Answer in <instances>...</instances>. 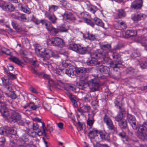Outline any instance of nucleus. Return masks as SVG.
<instances>
[{"mask_svg": "<svg viewBox=\"0 0 147 147\" xmlns=\"http://www.w3.org/2000/svg\"><path fill=\"white\" fill-rule=\"evenodd\" d=\"M111 45L110 44L102 45L101 46V49L93 52L90 53V57L86 61L87 64L88 65L93 66L92 63V58H101L102 59L101 61L103 63L108 62L110 58L108 57L109 51L111 48Z\"/></svg>", "mask_w": 147, "mask_h": 147, "instance_id": "1", "label": "nucleus"}, {"mask_svg": "<svg viewBox=\"0 0 147 147\" xmlns=\"http://www.w3.org/2000/svg\"><path fill=\"white\" fill-rule=\"evenodd\" d=\"M111 53H112V56L113 59H116L115 61L112 62L110 63V67L113 68L115 70L118 71L122 64L120 55L116 53V49H113L110 50Z\"/></svg>", "mask_w": 147, "mask_h": 147, "instance_id": "2", "label": "nucleus"}, {"mask_svg": "<svg viewBox=\"0 0 147 147\" xmlns=\"http://www.w3.org/2000/svg\"><path fill=\"white\" fill-rule=\"evenodd\" d=\"M36 53L40 56H45L47 58L50 57L57 58V54L51 50L47 49L45 50V48L40 46H38L35 49Z\"/></svg>", "mask_w": 147, "mask_h": 147, "instance_id": "3", "label": "nucleus"}, {"mask_svg": "<svg viewBox=\"0 0 147 147\" xmlns=\"http://www.w3.org/2000/svg\"><path fill=\"white\" fill-rule=\"evenodd\" d=\"M138 133V137L141 140L147 139V122L139 127Z\"/></svg>", "mask_w": 147, "mask_h": 147, "instance_id": "4", "label": "nucleus"}, {"mask_svg": "<svg viewBox=\"0 0 147 147\" xmlns=\"http://www.w3.org/2000/svg\"><path fill=\"white\" fill-rule=\"evenodd\" d=\"M11 115L9 117V120L14 123L17 122L21 125L23 124L21 115L18 112L12 111L11 113Z\"/></svg>", "mask_w": 147, "mask_h": 147, "instance_id": "5", "label": "nucleus"}, {"mask_svg": "<svg viewBox=\"0 0 147 147\" xmlns=\"http://www.w3.org/2000/svg\"><path fill=\"white\" fill-rule=\"evenodd\" d=\"M48 43L51 45L62 48L65 46L63 40L58 37H53L48 41Z\"/></svg>", "mask_w": 147, "mask_h": 147, "instance_id": "6", "label": "nucleus"}, {"mask_svg": "<svg viewBox=\"0 0 147 147\" xmlns=\"http://www.w3.org/2000/svg\"><path fill=\"white\" fill-rule=\"evenodd\" d=\"M104 122L105 123L108 129L113 131L116 130V128L113 125L111 119L108 116L105 115L103 118Z\"/></svg>", "mask_w": 147, "mask_h": 147, "instance_id": "7", "label": "nucleus"}, {"mask_svg": "<svg viewBox=\"0 0 147 147\" xmlns=\"http://www.w3.org/2000/svg\"><path fill=\"white\" fill-rule=\"evenodd\" d=\"M95 79L90 80L88 82V85L91 91L94 92L97 91L100 86L99 84L96 81Z\"/></svg>", "mask_w": 147, "mask_h": 147, "instance_id": "8", "label": "nucleus"}, {"mask_svg": "<svg viewBox=\"0 0 147 147\" xmlns=\"http://www.w3.org/2000/svg\"><path fill=\"white\" fill-rule=\"evenodd\" d=\"M1 5L3 9L7 11L12 12L15 9L13 5L10 3H6L4 1H1Z\"/></svg>", "mask_w": 147, "mask_h": 147, "instance_id": "9", "label": "nucleus"}, {"mask_svg": "<svg viewBox=\"0 0 147 147\" xmlns=\"http://www.w3.org/2000/svg\"><path fill=\"white\" fill-rule=\"evenodd\" d=\"M11 111L10 112V111L8 110L4 104H3L1 105L0 107V112L1 113L3 117L5 119H7L8 117H9Z\"/></svg>", "mask_w": 147, "mask_h": 147, "instance_id": "10", "label": "nucleus"}, {"mask_svg": "<svg viewBox=\"0 0 147 147\" xmlns=\"http://www.w3.org/2000/svg\"><path fill=\"white\" fill-rule=\"evenodd\" d=\"M119 109L117 115L115 117V120L118 122L124 119V117L126 114V111L124 108L120 107Z\"/></svg>", "mask_w": 147, "mask_h": 147, "instance_id": "11", "label": "nucleus"}, {"mask_svg": "<svg viewBox=\"0 0 147 147\" xmlns=\"http://www.w3.org/2000/svg\"><path fill=\"white\" fill-rule=\"evenodd\" d=\"M4 91L5 94L8 97L13 99H15L16 98L17 96L15 92L12 90L11 87L7 86L4 88Z\"/></svg>", "mask_w": 147, "mask_h": 147, "instance_id": "12", "label": "nucleus"}, {"mask_svg": "<svg viewBox=\"0 0 147 147\" xmlns=\"http://www.w3.org/2000/svg\"><path fill=\"white\" fill-rule=\"evenodd\" d=\"M98 135L100 138H98V141H100L103 140L109 141L110 140L109 134L105 131H100L98 133Z\"/></svg>", "mask_w": 147, "mask_h": 147, "instance_id": "13", "label": "nucleus"}, {"mask_svg": "<svg viewBox=\"0 0 147 147\" xmlns=\"http://www.w3.org/2000/svg\"><path fill=\"white\" fill-rule=\"evenodd\" d=\"M89 130L88 135L89 137L91 139H94L97 142L98 137V135L99 132L96 129L94 128L90 129Z\"/></svg>", "mask_w": 147, "mask_h": 147, "instance_id": "14", "label": "nucleus"}, {"mask_svg": "<svg viewBox=\"0 0 147 147\" xmlns=\"http://www.w3.org/2000/svg\"><path fill=\"white\" fill-rule=\"evenodd\" d=\"M45 16L52 23L55 24L57 23V18L53 13L49 12L46 11L45 13Z\"/></svg>", "mask_w": 147, "mask_h": 147, "instance_id": "15", "label": "nucleus"}, {"mask_svg": "<svg viewBox=\"0 0 147 147\" xmlns=\"http://www.w3.org/2000/svg\"><path fill=\"white\" fill-rule=\"evenodd\" d=\"M84 76H82L81 78V80L80 81L78 82L77 83V85L78 86L80 89H81L82 90L84 89L83 87L84 86L86 81L88 78V76L87 75H84Z\"/></svg>", "mask_w": 147, "mask_h": 147, "instance_id": "16", "label": "nucleus"}, {"mask_svg": "<svg viewBox=\"0 0 147 147\" xmlns=\"http://www.w3.org/2000/svg\"><path fill=\"white\" fill-rule=\"evenodd\" d=\"M142 0H136L132 3L131 7L136 9H140L142 6Z\"/></svg>", "mask_w": 147, "mask_h": 147, "instance_id": "17", "label": "nucleus"}, {"mask_svg": "<svg viewBox=\"0 0 147 147\" xmlns=\"http://www.w3.org/2000/svg\"><path fill=\"white\" fill-rule=\"evenodd\" d=\"M91 109L90 107L88 105H84L80 108L78 109V111L81 115H83L84 113H88Z\"/></svg>", "mask_w": 147, "mask_h": 147, "instance_id": "18", "label": "nucleus"}, {"mask_svg": "<svg viewBox=\"0 0 147 147\" xmlns=\"http://www.w3.org/2000/svg\"><path fill=\"white\" fill-rule=\"evenodd\" d=\"M97 70L102 74H109V69L108 67L102 65L97 67Z\"/></svg>", "mask_w": 147, "mask_h": 147, "instance_id": "19", "label": "nucleus"}, {"mask_svg": "<svg viewBox=\"0 0 147 147\" xmlns=\"http://www.w3.org/2000/svg\"><path fill=\"white\" fill-rule=\"evenodd\" d=\"M18 6L20 10L28 14H29L31 13L30 9L27 5H22V4L20 3L19 4Z\"/></svg>", "mask_w": 147, "mask_h": 147, "instance_id": "20", "label": "nucleus"}, {"mask_svg": "<svg viewBox=\"0 0 147 147\" xmlns=\"http://www.w3.org/2000/svg\"><path fill=\"white\" fill-rule=\"evenodd\" d=\"M146 17V16L144 14L138 13L133 16L132 19L134 21H139L144 19Z\"/></svg>", "mask_w": 147, "mask_h": 147, "instance_id": "21", "label": "nucleus"}, {"mask_svg": "<svg viewBox=\"0 0 147 147\" xmlns=\"http://www.w3.org/2000/svg\"><path fill=\"white\" fill-rule=\"evenodd\" d=\"M91 51V49L88 46L84 47H81L79 46V48L78 52L81 54H84L89 53Z\"/></svg>", "mask_w": 147, "mask_h": 147, "instance_id": "22", "label": "nucleus"}, {"mask_svg": "<svg viewBox=\"0 0 147 147\" xmlns=\"http://www.w3.org/2000/svg\"><path fill=\"white\" fill-rule=\"evenodd\" d=\"M86 5L88 10L94 14L98 9L96 7L91 5L90 3L87 4Z\"/></svg>", "mask_w": 147, "mask_h": 147, "instance_id": "23", "label": "nucleus"}, {"mask_svg": "<svg viewBox=\"0 0 147 147\" xmlns=\"http://www.w3.org/2000/svg\"><path fill=\"white\" fill-rule=\"evenodd\" d=\"M9 59L12 62L20 66H22L23 64V62L22 61L20 60L19 59L14 56H11Z\"/></svg>", "mask_w": 147, "mask_h": 147, "instance_id": "24", "label": "nucleus"}, {"mask_svg": "<svg viewBox=\"0 0 147 147\" xmlns=\"http://www.w3.org/2000/svg\"><path fill=\"white\" fill-rule=\"evenodd\" d=\"M62 72V73H63V75L65 74L71 77L74 75V71L72 69H69L68 68L67 69L63 68Z\"/></svg>", "mask_w": 147, "mask_h": 147, "instance_id": "25", "label": "nucleus"}, {"mask_svg": "<svg viewBox=\"0 0 147 147\" xmlns=\"http://www.w3.org/2000/svg\"><path fill=\"white\" fill-rule=\"evenodd\" d=\"M92 63L93 65H99L103 63L101 61L102 59L101 58H92Z\"/></svg>", "mask_w": 147, "mask_h": 147, "instance_id": "26", "label": "nucleus"}, {"mask_svg": "<svg viewBox=\"0 0 147 147\" xmlns=\"http://www.w3.org/2000/svg\"><path fill=\"white\" fill-rule=\"evenodd\" d=\"M3 83L5 87L4 88H4L7 86L11 87V82L10 80L8 79H5L3 78H1Z\"/></svg>", "mask_w": 147, "mask_h": 147, "instance_id": "27", "label": "nucleus"}, {"mask_svg": "<svg viewBox=\"0 0 147 147\" xmlns=\"http://www.w3.org/2000/svg\"><path fill=\"white\" fill-rule=\"evenodd\" d=\"M94 118L88 117V119L86 121V123L88 127L89 128V129L92 128L93 124L94 123Z\"/></svg>", "mask_w": 147, "mask_h": 147, "instance_id": "28", "label": "nucleus"}, {"mask_svg": "<svg viewBox=\"0 0 147 147\" xmlns=\"http://www.w3.org/2000/svg\"><path fill=\"white\" fill-rule=\"evenodd\" d=\"M93 20L96 25L104 28V24L100 19L96 17L93 19Z\"/></svg>", "mask_w": 147, "mask_h": 147, "instance_id": "29", "label": "nucleus"}, {"mask_svg": "<svg viewBox=\"0 0 147 147\" xmlns=\"http://www.w3.org/2000/svg\"><path fill=\"white\" fill-rule=\"evenodd\" d=\"M76 73L78 75H81L82 77V76H84V74H85V73L86 72V70L85 68L82 67L76 69L75 70Z\"/></svg>", "mask_w": 147, "mask_h": 147, "instance_id": "30", "label": "nucleus"}, {"mask_svg": "<svg viewBox=\"0 0 147 147\" xmlns=\"http://www.w3.org/2000/svg\"><path fill=\"white\" fill-rule=\"evenodd\" d=\"M16 134V128L14 127L6 129V135L9 134L15 135Z\"/></svg>", "mask_w": 147, "mask_h": 147, "instance_id": "31", "label": "nucleus"}, {"mask_svg": "<svg viewBox=\"0 0 147 147\" xmlns=\"http://www.w3.org/2000/svg\"><path fill=\"white\" fill-rule=\"evenodd\" d=\"M66 94L69 96L72 102L74 103V105H76V101L77 100L76 97L69 92H67Z\"/></svg>", "mask_w": 147, "mask_h": 147, "instance_id": "32", "label": "nucleus"}, {"mask_svg": "<svg viewBox=\"0 0 147 147\" xmlns=\"http://www.w3.org/2000/svg\"><path fill=\"white\" fill-rule=\"evenodd\" d=\"M119 126L121 128L125 129L127 126V121L124 119L118 122Z\"/></svg>", "mask_w": 147, "mask_h": 147, "instance_id": "33", "label": "nucleus"}, {"mask_svg": "<svg viewBox=\"0 0 147 147\" xmlns=\"http://www.w3.org/2000/svg\"><path fill=\"white\" fill-rule=\"evenodd\" d=\"M64 18H65L67 20H76L75 17L70 12L66 13L64 15Z\"/></svg>", "mask_w": 147, "mask_h": 147, "instance_id": "34", "label": "nucleus"}, {"mask_svg": "<svg viewBox=\"0 0 147 147\" xmlns=\"http://www.w3.org/2000/svg\"><path fill=\"white\" fill-rule=\"evenodd\" d=\"M79 45L75 43H71L70 44L69 48L74 51L78 52L79 48Z\"/></svg>", "mask_w": 147, "mask_h": 147, "instance_id": "35", "label": "nucleus"}, {"mask_svg": "<svg viewBox=\"0 0 147 147\" xmlns=\"http://www.w3.org/2000/svg\"><path fill=\"white\" fill-rule=\"evenodd\" d=\"M4 70L7 74V76L9 77L10 79L11 80H14L16 78V75L14 74L11 73L8 70H7L5 68L4 69Z\"/></svg>", "mask_w": 147, "mask_h": 147, "instance_id": "36", "label": "nucleus"}, {"mask_svg": "<svg viewBox=\"0 0 147 147\" xmlns=\"http://www.w3.org/2000/svg\"><path fill=\"white\" fill-rule=\"evenodd\" d=\"M43 78L45 79H47L48 80V82L50 85H53L54 84V83L53 80L50 78L49 76L46 74H42Z\"/></svg>", "mask_w": 147, "mask_h": 147, "instance_id": "37", "label": "nucleus"}, {"mask_svg": "<svg viewBox=\"0 0 147 147\" xmlns=\"http://www.w3.org/2000/svg\"><path fill=\"white\" fill-rule=\"evenodd\" d=\"M49 12L53 13L56 11L59 8L57 6L53 5H49Z\"/></svg>", "mask_w": 147, "mask_h": 147, "instance_id": "38", "label": "nucleus"}, {"mask_svg": "<svg viewBox=\"0 0 147 147\" xmlns=\"http://www.w3.org/2000/svg\"><path fill=\"white\" fill-rule=\"evenodd\" d=\"M98 101L97 100V99L96 97L94 98V100L92 101L91 102L92 105L94 109H97L98 107Z\"/></svg>", "mask_w": 147, "mask_h": 147, "instance_id": "39", "label": "nucleus"}, {"mask_svg": "<svg viewBox=\"0 0 147 147\" xmlns=\"http://www.w3.org/2000/svg\"><path fill=\"white\" fill-rule=\"evenodd\" d=\"M29 108L32 110H35L40 107L39 105H36L34 102H30L28 105Z\"/></svg>", "mask_w": 147, "mask_h": 147, "instance_id": "40", "label": "nucleus"}, {"mask_svg": "<svg viewBox=\"0 0 147 147\" xmlns=\"http://www.w3.org/2000/svg\"><path fill=\"white\" fill-rule=\"evenodd\" d=\"M127 119L129 123H131L132 122L136 120V119L134 117L130 114H127Z\"/></svg>", "mask_w": 147, "mask_h": 147, "instance_id": "41", "label": "nucleus"}, {"mask_svg": "<svg viewBox=\"0 0 147 147\" xmlns=\"http://www.w3.org/2000/svg\"><path fill=\"white\" fill-rule=\"evenodd\" d=\"M29 136L28 135H26L24 134V135L22 137V140L23 141V142H24V143H25V144H26V145L27 144H28L27 143H26V142H28L29 141ZM26 145H25V146Z\"/></svg>", "mask_w": 147, "mask_h": 147, "instance_id": "42", "label": "nucleus"}, {"mask_svg": "<svg viewBox=\"0 0 147 147\" xmlns=\"http://www.w3.org/2000/svg\"><path fill=\"white\" fill-rule=\"evenodd\" d=\"M119 135L123 139V141L125 142L127 141V138L125 135V133L124 132H122L119 134Z\"/></svg>", "mask_w": 147, "mask_h": 147, "instance_id": "43", "label": "nucleus"}, {"mask_svg": "<svg viewBox=\"0 0 147 147\" xmlns=\"http://www.w3.org/2000/svg\"><path fill=\"white\" fill-rule=\"evenodd\" d=\"M118 16L119 18L124 17L126 15L123 9L119 10L118 11Z\"/></svg>", "mask_w": 147, "mask_h": 147, "instance_id": "44", "label": "nucleus"}, {"mask_svg": "<svg viewBox=\"0 0 147 147\" xmlns=\"http://www.w3.org/2000/svg\"><path fill=\"white\" fill-rule=\"evenodd\" d=\"M59 32H67L68 29L63 26H60L58 27Z\"/></svg>", "mask_w": 147, "mask_h": 147, "instance_id": "45", "label": "nucleus"}, {"mask_svg": "<svg viewBox=\"0 0 147 147\" xmlns=\"http://www.w3.org/2000/svg\"><path fill=\"white\" fill-rule=\"evenodd\" d=\"M63 69V68H56L55 69L54 72L58 75L62 76L63 75V73H62V71Z\"/></svg>", "mask_w": 147, "mask_h": 147, "instance_id": "46", "label": "nucleus"}, {"mask_svg": "<svg viewBox=\"0 0 147 147\" xmlns=\"http://www.w3.org/2000/svg\"><path fill=\"white\" fill-rule=\"evenodd\" d=\"M63 66L66 67L69 66L71 64V61L68 60L63 61L62 63Z\"/></svg>", "mask_w": 147, "mask_h": 147, "instance_id": "47", "label": "nucleus"}, {"mask_svg": "<svg viewBox=\"0 0 147 147\" xmlns=\"http://www.w3.org/2000/svg\"><path fill=\"white\" fill-rule=\"evenodd\" d=\"M86 35L87 36L86 38L90 40L94 41L96 39L95 36L92 34L88 33Z\"/></svg>", "mask_w": 147, "mask_h": 147, "instance_id": "48", "label": "nucleus"}, {"mask_svg": "<svg viewBox=\"0 0 147 147\" xmlns=\"http://www.w3.org/2000/svg\"><path fill=\"white\" fill-rule=\"evenodd\" d=\"M93 146L94 147H109L107 144H101L98 143H97L96 144H94Z\"/></svg>", "mask_w": 147, "mask_h": 147, "instance_id": "49", "label": "nucleus"}, {"mask_svg": "<svg viewBox=\"0 0 147 147\" xmlns=\"http://www.w3.org/2000/svg\"><path fill=\"white\" fill-rule=\"evenodd\" d=\"M11 25L13 28L15 29L17 31H19L20 29L17 24L14 22H11Z\"/></svg>", "mask_w": 147, "mask_h": 147, "instance_id": "50", "label": "nucleus"}, {"mask_svg": "<svg viewBox=\"0 0 147 147\" xmlns=\"http://www.w3.org/2000/svg\"><path fill=\"white\" fill-rule=\"evenodd\" d=\"M42 125L41 127L42 128V129L43 131V135H44L45 137L46 136V131H47V130L45 126V123L44 122L42 123Z\"/></svg>", "mask_w": 147, "mask_h": 147, "instance_id": "51", "label": "nucleus"}, {"mask_svg": "<svg viewBox=\"0 0 147 147\" xmlns=\"http://www.w3.org/2000/svg\"><path fill=\"white\" fill-rule=\"evenodd\" d=\"M45 27L48 31H50L53 28V26L52 24L50 22H49L47 26H45Z\"/></svg>", "mask_w": 147, "mask_h": 147, "instance_id": "52", "label": "nucleus"}, {"mask_svg": "<svg viewBox=\"0 0 147 147\" xmlns=\"http://www.w3.org/2000/svg\"><path fill=\"white\" fill-rule=\"evenodd\" d=\"M92 98L90 96V94H89L86 95L85 97L84 100L86 102H90L92 99Z\"/></svg>", "mask_w": 147, "mask_h": 147, "instance_id": "53", "label": "nucleus"}, {"mask_svg": "<svg viewBox=\"0 0 147 147\" xmlns=\"http://www.w3.org/2000/svg\"><path fill=\"white\" fill-rule=\"evenodd\" d=\"M0 134L6 135V129L3 127L0 128Z\"/></svg>", "mask_w": 147, "mask_h": 147, "instance_id": "54", "label": "nucleus"}, {"mask_svg": "<svg viewBox=\"0 0 147 147\" xmlns=\"http://www.w3.org/2000/svg\"><path fill=\"white\" fill-rule=\"evenodd\" d=\"M140 65L142 69L147 68V61L141 63L140 64Z\"/></svg>", "mask_w": 147, "mask_h": 147, "instance_id": "55", "label": "nucleus"}, {"mask_svg": "<svg viewBox=\"0 0 147 147\" xmlns=\"http://www.w3.org/2000/svg\"><path fill=\"white\" fill-rule=\"evenodd\" d=\"M50 32L54 34H57L59 32L58 27L57 28H55L53 27V28L52 29Z\"/></svg>", "mask_w": 147, "mask_h": 147, "instance_id": "56", "label": "nucleus"}, {"mask_svg": "<svg viewBox=\"0 0 147 147\" xmlns=\"http://www.w3.org/2000/svg\"><path fill=\"white\" fill-rule=\"evenodd\" d=\"M31 71L32 73L38 76H41L42 75L41 73H39L38 71L34 68H32Z\"/></svg>", "mask_w": 147, "mask_h": 147, "instance_id": "57", "label": "nucleus"}, {"mask_svg": "<svg viewBox=\"0 0 147 147\" xmlns=\"http://www.w3.org/2000/svg\"><path fill=\"white\" fill-rule=\"evenodd\" d=\"M130 123L134 129H137V125L136 120L134 121V122H132L131 123Z\"/></svg>", "mask_w": 147, "mask_h": 147, "instance_id": "58", "label": "nucleus"}, {"mask_svg": "<svg viewBox=\"0 0 147 147\" xmlns=\"http://www.w3.org/2000/svg\"><path fill=\"white\" fill-rule=\"evenodd\" d=\"M5 139L4 137H2L0 138V142L2 143V144L0 145L1 147H3L4 146V143L5 142Z\"/></svg>", "mask_w": 147, "mask_h": 147, "instance_id": "59", "label": "nucleus"}, {"mask_svg": "<svg viewBox=\"0 0 147 147\" xmlns=\"http://www.w3.org/2000/svg\"><path fill=\"white\" fill-rule=\"evenodd\" d=\"M94 111H92L91 112V114H89L88 115V117H92V118H94V116L96 112H97L96 109H95Z\"/></svg>", "mask_w": 147, "mask_h": 147, "instance_id": "60", "label": "nucleus"}, {"mask_svg": "<svg viewBox=\"0 0 147 147\" xmlns=\"http://www.w3.org/2000/svg\"><path fill=\"white\" fill-rule=\"evenodd\" d=\"M49 22L45 20H40L39 22L41 23L43 25L45 26H47L48 23Z\"/></svg>", "mask_w": 147, "mask_h": 147, "instance_id": "61", "label": "nucleus"}, {"mask_svg": "<svg viewBox=\"0 0 147 147\" xmlns=\"http://www.w3.org/2000/svg\"><path fill=\"white\" fill-rule=\"evenodd\" d=\"M132 54L133 55V57H139L141 55L140 53L139 52H134Z\"/></svg>", "mask_w": 147, "mask_h": 147, "instance_id": "62", "label": "nucleus"}, {"mask_svg": "<svg viewBox=\"0 0 147 147\" xmlns=\"http://www.w3.org/2000/svg\"><path fill=\"white\" fill-rule=\"evenodd\" d=\"M33 129L35 130H37L39 127L37 123H33L32 125Z\"/></svg>", "mask_w": 147, "mask_h": 147, "instance_id": "63", "label": "nucleus"}, {"mask_svg": "<svg viewBox=\"0 0 147 147\" xmlns=\"http://www.w3.org/2000/svg\"><path fill=\"white\" fill-rule=\"evenodd\" d=\"M32 65L34 66L35 67H37L38 66L39 64L38 62L36 61H33L32 62Z\"/></svg>", "mask_w": 147, "mask_h": 147, "instance_id": "64", "label": "nucleus"}]
</instances>
